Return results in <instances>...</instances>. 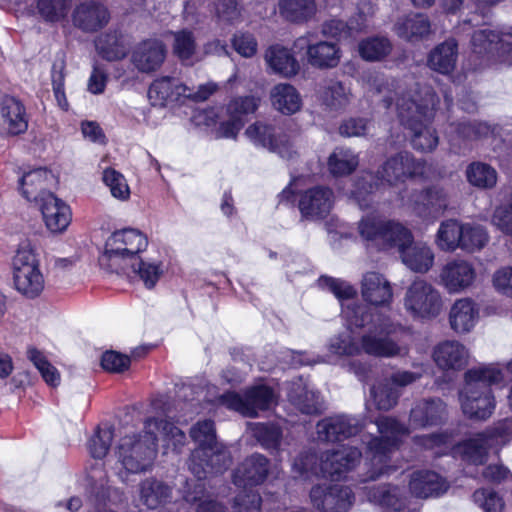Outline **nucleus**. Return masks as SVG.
I'll list each match as a JSON object with an SVG mask.
<instances>
[{
	"label": "nucleus",
	"instance_id": "1",
	"mask_svg": "<svg viewBox=\"0 0 512 512\" xmlns=\"http://www.w3.org/2000/svg\"><path fill=\"white\" fill-rule=\"evenodd\" d=\"M320 288L331 292L341 304V314L350 330L366 329L360 338L361 352L377 358L405 357L409 347L400 344L392 335L404 331V326L390 316L376 312L367 305L357 303L354 299L357 290L349 282L322 275L318 279Z\"/></svg>",
	"mask_w": 512,
	"mask_h": 512
},
{
	"label": "nucleus",
	"instance_id": "20",
	"mask_svg": "<svg viewBox=\"0 0 512 512\" xmlns=\"http://www.w3.org/2000/svg\"><path fill=\"white\" fill-rule=\"evenodd\" d=\"M364 426V419L359 416L336 414L320 420L316 431L319 440L336 443L357 435Z\"/></svg>",
	"mask_w": 512,
	"mask_h": 512
},
{
	"label": "nucleus",
	"instance_id": "8",
	"mask_svg": "<svg viewBox=\"0 0 512 512\" xmlns=\"http://www.w3.org/2000/svg\"><path fill=\"white\" fill-rule=\"evenodd\" d=\"M270 471V461L260 453L246 457L232 472L233 484L245 492L234 499V512H260L262 499L253 488L262 485Z\"/></svg>",
	"mask_w": 512,
	"mask_h": 512
},
{
	"label": "nucleus",
	"instance_id": "57",
	"mask_svg": "<svg viewBox=\"0 0 512 512\" xmlns=\"http://www.w3.org/2000/svg\"><path fill=\"white\" fill-rule=\"evenodd\" d=\"M463 224L457 220L449 219L443 221L436 235V243L443 251H454L459 248Z\"/></svg>",
	"mask_w": 512,
	"mask_h": 512
},
{
	"label": "nucleus",
	"instance_id": "6",
	"mask_svg": "<svg viewBox=\"0 0 512 512\" xmlns=\"http://www.w3.org/2000/svg\"><path fill=\"white\" fill-rule=\"evenodd\" d=\"M362 455L359 448L347 446L340 450L323 452L318 465L316 454L303 452L293 460L292 470L295 477L303 479L321 474L324 478L339 481L360 462Z\"/></svg>",
	"mask_w": 512,
	"mask_h": 512
},
{
	"label": "nucleus",
	"instance_id": "49",
	"mask_svg": "<svg viewBox=\"0 0 512 512\" xmlns=\"http://www.w3.org/2000/svg\"><path fill=\"white\" fill-rule=\"evenodd\" d=\"M1 115L7 132L19 135L28 128V119L24 105L14 97H5L1 104Z\"/></svg>",
	"mask_w": 512,
	"mask_h": 512
},
{
	"label": "nucleus",
	"instance_id": "50",
	"mask_svg": "<svg viewBox=\"0 0 512 512\" xmlns=\"http://www.w3.org/2000/svg\"><path fill=\"white\" fill-rule=\"evenodd\" d=\"M493 447H495L493 442L490 441V437L484 430L461 443L458 446V451L463 460L479 465L485 462L489 449Z\"/></svg>",
	"mask_w": 512,
	"mask_h": 512
},
{
	"label": "nucleus",
	"instance_id": "15",
	"mask_svg": "<svg viewBox=\"0 0 512 512\" xmlns=\"http://www.w3.org/2000/svg\"><path fill=\"white\" fill-rule=\"evenodd\" d=\"M221 404L245 417H257L259 411L268 410L276 400L275 392L267 385L251 386L239 394L226 392L219 398Z\"/></svg>",
	"mask_w": 512,
	"mask_h": 512
},
{
	"label": "nucleus",
	"instance_id": "51",
	"mask_svg": "<svg viewBox=\"0 0 512 512\" xmlns=\"http://www.w3.org/2000/svg\"><path fill=\"white\" fill-rule=\"evenodd\" d=\"M190 437L198 444V447L191 452L190 456H193V461L198 460L202 455L208 453L213 445L218 443L214 421L211 419L198 421L191 427Z\"/></svg>",
	"mask_w": 512,
	"mask_h": 512
},
{
	"label": "nucleus",
	"instance_id": "54",
	"mask_svg": "<svg viewBox=\"0 0 512 512\" xmlns=\"http://www.w3.org/2000/svg\"><path fill=\"white\" fill-rule=\"evenodd\" d=\"M113 438V426L109 423L99 424L87 442L91 457L95 460H103L110 450Z\"/></svg>",
	"mask_w": 512,
	"mask_h": 512
},
{
	"label": "nucleus",
	"instance_id": "37",
	"mask_svg": "<svg viewBox=\"0 0 512 512\" xmlns=\"http://www.w3.org/2000/svg\"><path fill=\"white\" fill-rule=\"evenodd\" d=\"M181 492L186 503L196 504V512H228L223 503L210 498L205 482L184 481Z\"/></svg>",
	"mask_w": 512,
	"mask_h": 512
},
{
	"label": "nucleus",
	"instance_id": "55",
	"mask_svg": "<svg viewBox=\"0 0 512 512\" xmlns=\"http://www.w3.org/2000/svg\"><path fill=\"white\" fill-rule=\"evenodd\" d=\"M149 419L159 423V430L156 431V436L158 437V434L162 435L166 451L170 450L177 454L181 453L187 443L186 434L168 419L159 417H150Z\"/></svg>",
	"mask_w": 512,
	"mask_h": 512
},
{
	"label": "nucleus",
	"instance_id": "40",
	"mask_svg": "<svg viewBox=\"0 0 512 512\" xmlns=\"http://www.w3.org/2000/svg\"><path fill=\"white\" fill-rule=\"evenodd\" d=\"M272 107L282 115L291 116L299 112L303 106L301 94L289 83H278L270 90Z\"/></svg>",
	"mask_w": 512,
	"mask_h": 512
},
{
	"label": "nucleus",
	"instance_id": "32",
	"mask_svg": "<svg viewBox=\"0 0 512 512\" xmlns=\"http://www.w3.org/2000/svg\"><path fill=\"white\" fill-rule=\"evenodd\" d=\"M166 54V46L162 40L147 39L133 51L132 62L140 72L149 73L163 64Z\"/></svg>",
	"mask_w": 512,
	"mask_h": 512
},
{
	"label": "nucleus",
	"instance_id": "53",
	"mask_svg": "<svg viewBox=\"0 0 512 512\" xmlns=\"http://www.w3.org/2000/svg\"><path fill=\"white\" fill-rule=\"evenodd\" d=\"M358 165V153L348 147H336L327 161L328 170L335 177L352 174Z\"/></svg>",
	"mask_w": 512,
	"mask_h": 512
},
{
	"label": "nucleus",
	"instance_id": "22",
	"mask_svg": "<svg viewBox=\"0 0 512 512\" xmlns=\"http://www.w3.org/2000/svg\"><path fill=\"white\" fill-rule=\"evenodd\" d=\"M232 462L229 450L221 443L213 445V448L202 455L198 460L193 461V456L188 460V468L196 479H186L185 481L204 482L209 473H223Z\"/></svg>",
	"mask_w": 512,
	"mask_h": 512
},
{
	"label": "nucleus",
	"instance_id": "35",
	"mask_svg": "<svg viewBox=\"0 0 512 512\" xmlns=\"http://www.w3.org/2000/svg\"><path fill=\"white\" fill-rule=\"evenodd\" d=\"M400 252L403 263L412 271L426 273L434 263V253L424 243H414L413 238L403 245H395Z\"/></svg>",
	"mask_w": 512,
	"mask_h": 512
},
{
	"label": "nucleus",
	"instance_id": "36",
	"mask_svg": "<svg viewBox=\"0 0 512 512\" xmlns=\"http://www.w3.org/2000/svg\"><path fill=\"white\" fill-rule=\"evenodd\" d=\"M264 58L270 72L284 78L294 77L300 69L291 50L281 44L268 47Z\"/></svg>",
	"mask_w": 512,
	"mask_h": 512
},
{
	"label": "nucleus",
	"instance_id": "52",
	"mask_svg": "<svg viewBox=\"0 0 512 512\" xmlns=\"http://www.w3.org/2000/svg\"><path fill=\"white\" fill-rule=\"evenodd\" d=\"M173 36V54L184 65H193L199 60L197 57V42L194 32L190 29L170 31Z\"/></svg>",
	"mask_w": 512,
	"mask_h": 512
},
{
	"label": "nucleus",
	"instance_id": "14",
	"mask_svg": "<svg viewBox=\"0 0 512 512\" xmlns=\"http://www.w3.org/2000/svg\"><path fill=\"white\" fill-rule=\"evenodd\" d=\"M245 135L254 146L276 153L283 159L291 160L296 154L290 136L275 122L256 121L247 127Z\"/></svg>",
	"mask_w": 512,
	"mask_h": 512
},
{
	"label": "nucleus",
	"instance_id": "17",
	"mask_svg": "<svg viewBox=\"0 0 512 512\" xmlns=\"http://www.w3.org/2000/svg\"><path fill=\"white\" fill-rule=\"evenodd\" d=\"M401 199L403 205H408L415 216L431 223L443 215L449 205L446 190L438 185L413 191L407 203H404L403 196Z\"/></svg>",
	"mask_w": 512,
	"mask_h": 512
},
{
	"label": "nucleus",
	"instance_id": "2",
	"mask_svg": "<svg viewBox=\"0 0 512 512\" xmlns=\"http://www.w3.org/2000/svg\"><path fill=\"white\" fill-rule=\"evenodd\" d=\"M413 94H402L396 99L399 121L412 133L411 144L421 152L433 151L439 142L436 130L431 126L438 97L427 84L414 83Z\"/></svg>",
	"mask_w": 512,
	"mask_h": 512
},
{
	"label": "nucleus",
	"instance_id": "5",
	"mask_svg": "<svg viewBox=\"0 0 512 512\" xmlns=\"http://www.w3.org/2000/svg\"><path fill=\"white\" fill-rule=\"evenodd\" d=\"M503 381L504 373L498 364L468 369L464 374V386L459 393L463 413L471 419L490 418L496 408L491 386Z\"/></svg>",
	"mask_w": 512,
	"mask_h": 512
},
{
	"label": "nucleus",
	"instance_id": "19",
	"mask_svg": "<svg viewBox=\"0 0 512 512\" xmlns=\"http://www.w3.org/2000/svg\"><path fill=\"white\" fill-rule=\"evenodd\" d=\"M313 506L322 512H346L354 504L351 488L340 484L315 485L310 491Z\"/></svg>",
	"mask_w": 512,
	"mask_h": 512
},
{
	"label": "nucleus",
	"instance_id": "9",
	"mask_svg": "<svg viewBox=\"0 0 512 512\" xmlns=\"http://www.w3.org/2000/svg\"><path fill=\"white\" fill-rule=\"evenodd\" d=\"M145 233L136 228H123L114 231L105 241L99 264L110 272L120 273L148 247Z\"/></svg>",
	"mask_w": 512,
	"mask_h": 512
},
{
	"label": "nucleus",
	"instance_id": "25",
	"mask_svg": "<svg viewBox=\"0 0 512 512\" xmlns=\"http://www.w3.org/2000/svg\"><path fill=\"white\" fill-rule=\"evenodd\" d=\"M353 99L351 87L337 79H327L317 90V100L327 112L341 113Z\"/></svg>",
	"mask_w": 512,
	"mask_h": 512
},
{
	"label": "nucleus",
	"instance_id": "62",
	"mask_svg": "<svg viewBox=\"0 0 512 512\" xmlns=\"http://www.w3.org/2000/svg\"><path fill=\"white\" fill-rule=\"evenodd\" d=\"M488 240V233L482 226L466 223L463 224L459 248L467 252H475L481 250Z\"/></svg>",
	"mask_w": 512,
	"mask_h": 512
},
{
	"label": "nucleus",
	"instance_id": "33",
	"mask_svg": "<svg viewBox=\"0 0 512 512\" xmlns=\"http://www.w3.org/2000/svg\"><path fill=\"white\" fill-rule=\"evenodd\" d=\"M448 488L446 479L434 471L417 470L410 475L409 489L417 498L439 497Z\"/></svg>",
	"mask_w": 512,
	"mask_h": 512
},
{
	"label": "nucleus",
	"instance_id": "12",
	"mask_svg": "<svg viewBox=\"0 0 512 512\" xmlns=\"http://www.w3.org/2000/svg\"><path fill=\"white\" fill-rule=\"evenodd\" d=\"M85 493L87 500L96 510L108 507V504L120 505L126 501L125 494L119 488L108 486V477L103 460L89 462L85 468Z\"/></svg>",
	"mask_w": 512,
	"mask_h": 512
},
{
	"label": "nucleus",
	"instance_id": "26",
	"mask_svg": "<svg viewBox=\"0 0 512 512\" xmlns=\"http://www.w3.org/2000/svg\"><path fill=\"white\" fill-rule=\"evenodd\" d=\"M47 229L52 233H62L71 222L70 207L51 192H44L37 203Z\"/></svg>",
	"mask_w": 512,
	"mask_h": 512
},
{
	"label": "nucleus",
	"instance_id": "46",
	"mask_svg": "<svg viewBox=\"0 0 512 512\" xmlns=\"http://www.w3.org/2000/svg\"><path fill=\"white\" fill-rule=\"evenodd\" d=\"M138 259L136 263H131L134 274L146 289L155 288L168 270L167 262L159 257H139Z\"/></svg>",
	"mask_w": 512,
	"mask_h": 512
},
{
	"label": "nucleus",
	"instance_id": "39",
	"mask_svg": "<svg viewBox=\"0 0 512 512\" xmlns=\"http://www.w3.org/2000/svg\"><path fill=\"white\" fill-rule=\"evenodd\" d=\"M53 181V174L44 167H38L23 174L19 179V189L28 201L38 203L48 185Z\"/></svg>",
	"mask_w": 512,
	"mask_h": 512
},
{
	"label": "nucleus",
	"instance_id": "38",
	"mask_svg": "<svg viewBox=\"0 0 512 512\" xmlns=\"http://www.w3.org/2000/svg\"><path fill=\"white\" fill-rule=\"evenodd\" d=\"M479 319V308L470 298L456 300L449 312L451 329L456 333L470 332Z\"/></svg>",
	"mask_w": 512,
	"mask_h": 512
},
{
	"label": "nucleus",
	"instance_id": "7",
	"mask_svg": "<svg viewBox=\"0 0 512 512\" xmlns=\"http://www.w3.org/2000/svg\"><path fill=\"white\" fill-rule=\"evenodd\" d=\"M159 423L146 419L142 433L125 435L116 446V457L125 474H139L152 470L157 456Z\"/></svg>",
	"mask_w": 512,
	"mask_h": 512
},
{
	"label": "nucleus",
	"instance_id": "47",
	"mask_svg": "<svg viewBox=\"0 0 512 512\" xmlns=\"http://www.w3.org/2000/svg\"><path fill=\"white\" fill-rule=\"evenodd\" d=\"M458 58V44L455 39H447L437 45L428 55V66L441 74L451 73Z\"/></svg>",
	"mask_w": 512,
	"mask_h": 512
},
{
	"label": "nucleus",
	"instance_id": "27",
	"mask_svg": "<svg viewBox=\"0 0 512 512\" xmlns=\"http://www.w3.org/2000/svg\"><path fill=\"white\" fill-rule=\"evenodd\" d=\"M110 20V13L105 5L98 1H84L77 5L72 14L75 27L83 32H96Z\"/></svg>",
	"mask_w": 512,
	"mask_h": 512
},
{
	"label": "nucleus",
	"instance_id": "21",
	"mask_svg": "<svg viewBox=\"0 0 512 512\" xmlns=\"http://www.w3.org/2000/svg\"><path fill=\"white\" fill-rule=\"evenodd\" d=\"M311 33H307L294 42L296 49L302 50L306 48L307 63L317 69L326 70L338 66L341 60L340 47L330 41H318L312 43L310 41Z\"/></svg>",
	"mask_w": 512,
	"mask_h": 512
},
{
	"label": "nucleus",
	"instance_id": "4",
	"mask_svg": "<svg viewBox=\"0 0 512 512\" xmlns=\"http://www.w3.org/2000/svg\"><path fill=\"white\" fill-rule=\"evenodd\" d=\"M426 164L411 153L401 151L389 157L377 170L376 176L366 173L359 177L350 192V198L357 202L360 209H368L372 203L371 195L378 189V181L390 186L404 183L408 179L422 177Z\"/></svg>",
	"mask_w": 512,
	"mask_h": 512
},
{
	"label": "nucleus",
	"instance_id": "18",
	"mask_svg": "<svg viewBox=\"0 0 512 512\" xmlns=\"http://www.w3.org/2000/svg\"><path fill=\"white\" fill-rule=\"evenodd\" d=\"M512 132V126L506 125V128L495 125L491 126L487 122L482 121H460L458 123H450L446 135L452 148L459 146L460 141H471L491 136L506 141V136Z\"/></svg>",
	"mask_w": 512,
	"mask_h": 512
},
{
	"label": "nucleus",
	"instance_id": "16",
	"mask_svg": "<svg viewBox=\"0 0 512 512\" xmlns=\"http://www.w3.org/2000/svg\"><path fill=\"white\" fill-rule=\"evenodd\" d=\"M473 53L488 62L498 61L512 65V28L509 32H498L481 29L473 33L471 38Z\"/></svg>",
	"mask_w": 512,
	"mask_h": 512
},
{
	"label": "nucleus",
	"instance_id": "59",
	"mask_svg": "<svg viewBox=\"0 0 512 512\" xmlns=\"http://www.w3.org/2000/svg\"><path fill=\"white\" fill-rule=\"evenodd\" d=\"M391 51L392 44L386 37H371L359 43V54L366 61H380Z\"/></svg>",
	"mask_w": 512,
	"mask_h": 512
},
{
	"label": "nucleus",
	"instance_id": "56",
	"mask_svg": "<svg viewBox=\"0 0 512 512\" xmlns=\"http://www.w3.org/2000/svg\"><path fill=\"white\" fill-rule=\"evenodd\" d=\"M466 178L469 184L479 189H491L497 183V172L489 164L476 161L466 168Z\"/></svg>",
	"mask_w": 512,
	"mask_h": 512
},
{
	"label": "nucleus",
	"instance_id": "43",
	"mask_svg": "<svg viewBox=\"0 0 512 512\" xmlns=\"http://www.w3.org/2000/svg\"><path fill=\"white\" fill-rule=\"evenodd\" d=\"M278 10L285 21L303 25L315 18L318 8L315 0H279Z\"/></svg>",
	"mask_w": 512,
	"mask_h": 512
},
{
	"label": "nucleus",
	"instance_id": "28",
	"mask_svg": "<svg viewBox=\"0 0 512 512\" xmlns=\"http://www.w3.org/2000/svg\"><path fill=\"white\" fill-rule=\"evenodd\" d=\"M475 278L474 266L460 259L446 263L440 273L441 283L449 293H459L467 289L473 284Z\"/></svg>",
	"mask_w": 512,
	"mask_h": 512
},
{
	"label": "nucleus",
	"instance_id": "63",
	"mask_svg": "<svg viewBox=\"0 0 512 512\" xmlns=\"http://www.w3.org/2000/svg\"><path fill=\"white\" fill-rule=\"evenodd\" d=\"M71 0H36L39 16L47 23L64 19L68 13Z\"/></svg>",
	"mask_w": 512,
	"mask_h": 512
},
{
	"label": "nucleus",
	"instance_id": "31",
	"mask_svg": "<svg viewBox=\"0 0 512 512\" xmlns=\"http://www.w3.org/2000/svg\"><path fill=\"white\" fill-rule=\"evenodd\" d=\"M432 357L441 370L458 371L468 364L469 351L457 340H445L434 347Z\"/></svg>",
	"mask_w": 512,
	"mask_h": 512
},
{
	"label": "nucleus",
	"instance_id": "11",
	"mask_svg": "<svg viewBox=\"0 0 512 512\" xmlns=\"http://www.w3.org/2000/svg\"><path fill=\"white\" fill-rule=\"evenodd\" d=\"M13 282L15 289L28 299H35L45 287L39 260L30 243L19 245L13 258Z\"/></svg>",
	"mask_w": 512,
	"mask_h": 512
},
{
	"label": "nucleus",
	"instance_id": "29",
	"mask_svg": "<svg viewBox=\"0 0 512 512\" xmlns=\"http://www.w3.org/2000/svg\"><path fill=\"white\" fill-rule=\"evenodd\" d=\"M361 293L363 299L373 306L371 309L376 312H379L377 307L390 305L393 298L390 282L378 272H368L363 276ZM367 307L370 308V306Z\"/></svg>",
	"mask_w": 512,
	"mask_h": 512
},
{
	"label": "nucleus",
	"instance_id": "24",
	"mask_svg": "<svg viewBox=\"0 0 512 512\" xmlns=\"http://www.w3.org/2000/svg\"><path fill=\"white\" fill-rule=\"evenodd\" d=\"M287 398L303 414L316 415L324 410V402L319 391L302 377L289 384Z\"/></svg>",
	"mask_w": 512,
	"mask_h": 512
},
{
	"label": "nucleus",
	"instance_id": "42",
	"mask_svg": "<svg viewBox=\"0 0 512 512\" xmlns=\"http://www.w3.org/2000/svg\"><path fill=\"white\" fill-rule=\"evenodd\" d=\"M172 498V487L155 477H147L139 483V500L148 509H156Z\"/></svg>",
	"mask_w": 512,
	"mask_h": 512
},
{
	"label": "nucleus",
	"instance_id": "48",
	"mask_svg": "<svg viewBox=\"0 0 512 512\" xmlns=\"http://www.w3.org/2000/svg\"><path fill=\"white\" fill-rule=\"evenodd\" d=\"M366 22V15L362 11H359L358 14L348 22L336 18L323 22L321 25V33L325 37L338 40L348 39L362 31L366 27Z\"/></svg>",
	"mask_w": 512,
	"mask_h": 512
},
{
	"label": "nucleus",
	"instance_id": "41",
	"mask_svg": "<svg viewBox=\"0 0 512 512\" xmlns=\"http://www.w3.org/2000/svg\"><path fill=\"white\" fill-rule=\"evenodd\" d=\"M189 87L183 84L179 78L163 76L152 82L148 90V96L160 105L166 102L179 101L186 95Z\"/></svg>",
	"mask_w": 512,
	"mask_h": 512
},
{
	"label": "nucleus",
	"instance_id": "34",
	"mask_svg": "<svg viewBox=\"0 0 512 512\" xmlns=\"http://www.w3.org/2000/svg\"><path fill=\"white\" fill-rule=\"evenodd\" d=\"M367 500L383 509L403 511L407 506L405 489L398 485L381 484L367 488Z\"/></svg>",
	"mask_w": 512,
	"mask_h": 512
},
{
	"label": "nucleus",
	"instance_id": "58",
	"mask_svg": "<svg viewBox=\"0 0 512 512\" xmlns=\"http://www.w3.org/2000/svg\"><path fill=\"white\" fill-rule=\"evenodd\" d=\"M251 430L254 438L264 449L271 453L278 451L282 439V430L278 424L254 423Z\"/></svg>",
	"mask_w": 512,
	"mask_h": 512
},
{
	"label": "nucleus",
	"instance_id": "60",
	"mask_svg": "<svg viewBox=\"0 0 512 512\" xmlns=\"http://www.w3.org/2000/svg\"><path fill=\"white\" fill-rule=\"evenodd\" d=\"M401 391L384 381L373 385L370 389V397L378 410L388 411L398 403Z\"/></svg>",
	"mask_w": 512,
	"mask_h": 512
},
{
	"label": "nucleus",
	"instance_id": "23",
	"mask_svg": "<svg viewBox=\"0 0 512 512\" xmlns=\"http://www.w3.org/2000/svg\"><path fill=\"white\" fill-rule=\"evenodd\" d=\"M447 416V406L441 399H421L410 410L409 425L413 429L439 426L445 423Z\"/></svg>",
	"mask_w": 512,
	"mask_h": 512
},
{
	"label": "nucleus",
	"instance_id": "3",
	"mask_svg": "<svg viewBox=\"0 0 512 512\" xmlns=\"http://www.w3.org/2000/svg\"><path fill=\"white\" fill-rule=\"evenodd\" d=\"M379 435L363 434L362 444L365 447L363 481H375L393 474L397 467L392 464V455L397 451L404 437L410 430L398 419L390 416H380L374 421Z\"/></svg>",
	"mask_w": 512,
	"mask_h": 512
},
{
	"label": "nucleus",
	"instance_id": "61",
	"mask_svg": "<svg viewBox=\"0 0 512 512\" xmlns=\"http://www.w3.org/2000/svg\"><path fill=\"white\" fill-rule=\"evenodd\" d=\"M328 351L338 357H351L361 353L360 344L350 332H341L331 337L327 343Z\"/></svg>",
	"mask_w": 512,
	"mask_h": 512
},
{
	"label": "nucleus",
	"instance_id": "45",
	"mask_svg": "<svg viewBox=\"0 0 512 512\" xmlns=\"http://www.w3.org/2000/svg\"><path fill=\"white\" fill-rule=\"evenodd\" d=\"M97 53L107 61L121 60L129 52L130 43L118 31H109L99 35L95 40Z\"/></svg>",
	"mask_w": 512,
	"mask_h": 512
},
{
	"label": "nucleus",
	"instance_id": "64",
	"mask_svg": "<svg viewBox=\"0 0 512 512\" xmlns=\"http://www.w3.org/2000/svg\"><path fill=\"white\" fill-rule=\"evenodd\" d=\"M277 358L280 364L292 368L325 362L323 356L309 353L307 351H295L288 348L280 349L278 351Z\"/></svg>",
	"mask_w": 512,
	"mask_h": 512
},
{
	"label": "nucleus",
	"instance_id": "13",
	"mask_svg": "<svg viewBox=\"0 0 512 512\" xmlns=\"http://www.w3.org/2000/svg\"><path fill=\"white\" fill-rule=\"evenodd\" d=\"M404 307L413 319L431 320L440 314L442 298L431 283L416 279L406 290Z\"/></svg>",
	"mask_w": 512,
	"mask_h": 512
},
{
	"label": "nucleus",
	"instance_id": "10",
	"mask_svg": "<svg viewBox=\"0 0 512 512\" xmlns=\"http://www.w3.org/2000/svg\"><path fill=\"white\" fill-rule=\"evenodd\" d=\"M358 234L368 248L387 250L412 239L411 231L400 222L367 214L358 222Z\"/></svg>",
	"mask_w": 512,
	"mask_h": 512
},
{
	"label": "nucleus",
	"instance_id": "30",
	"mask_svg": "<svg viewBox=\"0 0 512 512\" xmlns=\"http://www.w3.org/2000/svg\"><path fill=\"white\" fill-rule=\"evenodd\" d=\"M333 192L329 188L314 187L300 195L298 207L305 219L324 218L331 210Z\"/></svg>",
	"mask_w": 512,
	"mask_h": 512
},
{
	"label": "nucleus",
	"instance_id": "44",
	"mask_svg": "<svg viewBox=\"0 0 512 512\" xmlns=\"http://www.w3.org/2000/svg\"><path fill=\"white\" fill-rule=\"evenodd\" d=\"M431 24L422 13H410L398 18L394 25L397 36L409 42L419 41L430 33Z\"/></svg>",
	"mask_w": 512,
	"mask_h": 512
}]
</instances>
